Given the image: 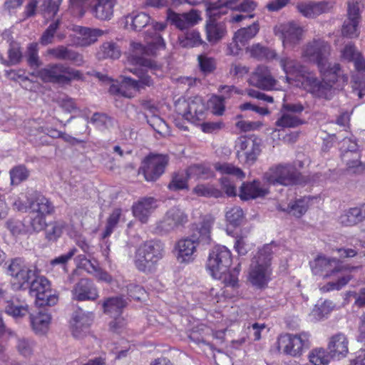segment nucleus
<instances>
[{"instance_id": "obj_1", "label": "nucleus", "mask_w": 365, "mask_h": 365, "mask_svg": "<svg viewBox=\"0 0 365 365\" xmlns=\"http://www.w3.org/2000/svg\"><path fill=\"white\" fill-rule=\"evenodd\" d=\"M330 75L325 76V73L320 72L322 81L319 80L314 73L307 75L306 78L302 81V86L314 96L331 100L334 94L333 88L336 82L341 81L345 83L348 76L343 73L339 63H334L331 68L327 70Z\"/></svg>"}, {"instance_id": "obj_2", "label": "nucleus", "mask_w": 365, "mask_h": 365, "mask_svg": "<svg viewBox=\"0 0 365 365\" xmlns=\"http://www.w3.org/2000/svg\"><path fill=\"white\" fill-rule=\"evenodd\" d=\"M145 39L147 46L139 42L130 43V53L128 57V63L146 68H155L151 59L147 57L156 54L160 43V26L158 22L151 24L146 31Z\"/></svg>"}, {"instance_id": "obj_3", "label": "nucleus", "mask_w": 365, "mask_h": 365, "mask_svg": "<svg viewBox=\"0 0 365 365\" xmlns=\"http://www.w3.org/2000/svg\"><path fill=\"white\" fill-rule=\"evenodd\" d=\"M211 222L203 220L192 227V234L179 240L176 245L177 259L180 263H189L194 259L193 254L197 246L200 244H209L210 242Z\"/></svg>"}, {"instance_id": "obj_4", "label": "nucleus", "mask_w": 365, "mask_h": 365, "mask_svg": "<svg viewBox=\"0 0 365 365\" xmlns=\"http://www.w3.org/2000/svg\"><path fill=\"white\" fill-rule=\"evenodd\" d=\"M29 202V225L34 232H40L46 226V217L54 212L55 207L46 197L36 190H29L21 194Z\"/></svg>"}, {"instance_id": "obj_5", "label": "nucleus", "mask_w": 365, "mask_h": 365, "mask_svg": "<svg viewBox=\"0 0 365 365\" xmlns=\"http://www.w3.org/2000/svg\"><path fill=\"white\" fill-rule=\"evenodd\" d=\"M272 247V244L265 245L252 259L250 271V281L257 287H263L269 279L273 254Z\"/></svg>"}, {"instance_id": "obj_6", "label": "nucleus", "mask_w": 365, "mask_h": 365, "mask_svg": "<svg viewBox=\"0 0 365 365\" xmlns=\"http://www.w3.org/2000/svg\"><path fill=\"white\" fill-rule=\"evenodd\" d=\"M37 76L45 83H56L61 86L70 85L73 81L82 80L81 71L63 63L48 64L38 71Z\"/></svg>"}, {"instance_id": "obj_7", "label": "nucleus", "mask_w": 365, "mask_h": 365, "mask_svg": "<svg viewBox=\"0 0 365 365\" xmlns=\"http://www.w3.org/2000/svg\"><path fill=\"white\" fill-rule=\"evenodd\" d=\"M331 45L326 41L317 38L307 43L302 49L303 57L317 65L319 72L330 75L327 70L331 68L333 64L329 62L331 55Z\"/></svg>"}, {"instance_id": "obj_8", "label": "nucleus", "mask_w": 365, "mask_h": 365, "mask_svg": "<svg viewBox=\"0 0 365 365\" xmlns=\"http://www.w3.org/2000/svg\"><path fill=\"white\" fill-rule=\"evenodd\" d=\"M263 180L269 185L289 186L302 182V174L291 163H279L270 167L263 175Z\"/></svg>"}, {"instance_id": "obj_9", "label": "nucleus", "mask_w": 365, "mask_h": 365, "mask_svg": "<svg viewBox=\"0 0 365 365\" xmlns=\"http://www.w3.org/2000/svg\"><path fill=\"white\" fill-rule=\"evenodd\" d=\"M232 264V254L225 246L217 245L210 251L206 267L215 279H222Z\"/></svg>"}, {"instance_id": "obj_10", "label": "nucleus", "mask_w": 365, "mask_h": 365, "mask_svg": "<svg viewBox=\"0 0 365 365\" xmlns=\"http://www.w3.org/2000/svg\"><path fill=\"white\" fill-rule=\"evenodd\" d=\"M309 335L302 332L298 334H284L278 338V349L286 355L300 356L304 350L309 348Z\"/></svg>"}, {"instance_id": "obj_11", "label": "nucleus", "mask_w": 365, "mask_h": 365, "mask_svg": "<svg viewBox=\"0 0 365 365\" xmlns=\"http://www.w3.org/2000/svg\"><path fill=\"white\" fill-rule=\"evenodd\" d=\"M30 294L35 297L38 307L53 306L58 300L56 292L52 290L49 281L43 277L35 279L30 285Z\"/></svg>"}, {"instance_id": "obj_12", "label": "nucleus", "mask_w": 365, "mask_h": 365, "mask_svg": "<svg viewBox=\"0 0 365 365\" xmlns=\"http://www.w3.org/2000/svg\"><path fill=\"white\" fill-rule=\"evenodd\" d=\"M238 160L251 165L255 163L261 153L259 140L254 137L240 136L235 141Z\"/></svg>"}, {"instance_id": "obj_13", "label": "nucleus", "mask_w": 365, "mask_h": 365, "mask_svg": "<svg viewBox=\"0 0 365 365\" xmlns=\"http://www.w3.org/2000/svg\"><path fill=\"white\" fill-rule=\"evenodd\" d=\"M7 274L11 277L14 288L20 289L28 286L30 279L35 275V271L24 260L16 258L8 266Z\"/></svg>"}, {"instance_id": "obj_14", "label": "nucleus", "mask_w": 365, "mask_h": 365, "mask_svg": "<svg viewBox=\"0 0 365 365\" xmlns=\"http://www.w3.org/2000/svg\"><path fill=\"white\" fill-rule=\"evenodd\" d=\"M340 150L341 159L346 163L348 170L356 173L365 170V165L360 161L361 154L355 141L350 138H344Z\"/></svg>"}, {"instance_id": "obj_15", "label": "nucleus", "mask_w": 365, "mask_h": 365, "mask_svg": "<svg viewBox=\"0 0 365 365\" xmlns=\"http://www.w3.org/2000/svg\"><path fill=\"white\" fill-rule=\"evenodd\" d=\"M274 31L282 39L285 48H293L302 39V28L293 21L277 25Z\"/></svg>"}, {"instance_id": "obj_16", "label": "nucleus", "mask_w": 365, "mask_h": 365, "mask_svg": "<svg viewBox=\"0 0 365 365\" xmlns=\"http://www.w3.org/2000/svg\"><path fill=\"white\" fill-rule=\"evenodd\" d=\"M254 0H218L210 7L212 15L225 14L227 9L250 14L257 7Z\"/></svg>"}, {"instance_id": "obj_17", "label": "nucleus", "mask_w": 365, "mask_h": 365, "mask_svg": "<svg viewBox=\"0 0 365 365\" xmlns=\"http://www.w3.org/2000/svg\"><path fill=\"white\" fill-rule=\"evenodd\" d=\"M310 267L314 274L322 276L324 278L336 276L343 268L339 260L322 255L317 256L310 262Z\"/></svg>"}, {"instance_id": "obj_18", "label": "nucleus", "mask_w": 365, "mask_h": 365, "mask_svg": "<svg viewBox=\"0 0 365 365\" xmlns=\"http://www.w3.org/2000/svg\"><path fill=\"white\" fill-rule=\"evenodd\" d=\"M213 3H207L206 11L209 19L206 21L205 31L207 40L211 44H216L221 41L227 34V27L224 21H219L217 18L222 14L212 15L210 7Z\"/></svg>"}, {"instance_id": "obj_19", "label": "nucleus", "mask_w": 365, "mask_h": 365, "mask_svg": "<svg viewBox=\"0 0 365 365\" xmlns=\"http://www.w3.org/2000/svg\"><path fill=\"white\" fill-rule=\"evenodd\" d=\"M158 260V250H155L152 242L145 243L136 252L135 263L139 270H152L155 267Z\"/></svg>"}, {"instance_id": "obj_20", "label": "nucleus", "mask_w": 365, "mask_h": 365, "mask_svg": "<svg viewBox=\"0 0 365 365\" xmlns=\"http://www.w3.org/2000/svg\"><path fill=\"white\" fill-rule=\"evenodd\" d=\"M334 5L333 1L300 2L297 4V9L303 16L314 19L321 14L331 12Z\"/></svg>"}, {"instance_id": "obj_21", "label": "nucleus", "mask_w": 365, "mask_h": 365, "mask_svg": "<svg viewBox=\"0 0 365 365\" xmlns=\"http://www.w3.org/2000/svg\"><path fill=\"white\" fill-rule=\"evenodd\" d=\"M248 81L255 87L267 91L272 90L277 84V80L272 76L270 70L263 65L255 69Z\"/></svg>"}, {"instance_id": "obj_22", "label": "nucleus", "mask_w": 365, "mask_h": 365, "mask_svg": "<svg viewBox=\"0 0 365 365\" xmlns=\"http://www.w3.org/2000/svg\"><path fill=\"white\" fill-rule=\"evenodd\" d=\"M92 317L81 309L76 311L70 322L71 334L76 339H82L89 332L90 325L92 323Z\"/></svg>"}, {"instance_id": "obj_23", "label": "nucleus", "mask_w": 365, "mask_h": 365, "mask_svg": "<svg viewBox=\"0 0 365 365\" xmlns=\"http://www.w3.org/2000/svg\"><path fill=\"white\" fill-rule=\"evenodd\" d=\"M200 19V14L195 9L181 14L168 9L167 13V21L180 30L187 29L196 24Z\"/></svg>"}, {"instance_id": "obj_24", "label": "nucleus", "mask_w": 365, "mask_h": 365, "mask_svg": "<svg viewBox=\"0 0 365 365\" xmlns=\"http://www.w3.org/2000/svg\"><path fill=\"white\" fill-rule=\"evenodd\" d=\"M72 296L77 301H95L98 298V292L91 280L83 278L73 287Z\"/></svg>"}, {"instance_id": "obj_25", "label": "nucleus", "mask_w": 365, "mask_h": 365, "mask_svg": "<svg viewBox=\"0 0 365 365\" xmlns=\"http://www.w3.org/2000/svg\"><path fill=\"white\" fill-rule=\"evenodd\" d=\"M146 181H155L160 176V155L151 153L142 161L138 170Z\"/></svg>"}, {"instance_id": "obj_26", "label": "nucleus", "mask_w": 365, "mask_h": 365, "mask_svg": "<svg viewBox=\"0 0 365 365\" xmlns=\"http://www.w3.org/2000/svg\"><path fill=\"white\" fill-rule=\"evenodd\" d=\"M327 349L332 359L338 360L344 358L349 353V340L342 333H338L330 337Z\"/></svg>"}, {"instance_id": "obj_27", "label": "nucleus", "mask_w": 365, "mask_h": 365, "mask_svg": "<svg viewBox=\"0 0 365 365\" xmlns=\"http://www.w3.org/2000/svg\"><path fill=\"white\" fill-rule=\"evenodd\" d=\"M47 54L58 60L69 61L77 66H81L85 63L83 54L64 46L49 48Z\"/></svg>"}, {"instance_id": "obj_28", "label": "nucleus", "mask_w": 365, "mask_h": 365, "mask_svg": "<svg viewBox=\"0 0 365 365\" xmlns=\"http://www.w3.org/2000/svg\"><path fill=\"white\" fill-rule=\"evenodd\" d=\"M187 222V216L180 209L173 207L169 210L162 222L161 231L169 232Z\"/></svg>"}, {"instance_id": "obj_29", "label": "nucleus", "mask_w": 365, "mask_h": 365, "mask_svg": "<svg viewBox=\"0 0 365 365\" xmlns=\"http://www.w3.org/2000/svg\"><path fill=\"white\" fill-rule=\"evenodd\" d=\"M268 188L262 185L259 180L251 182H244L240 187V197L243 200L261 197L268 194Z\"/></svg>"}, {"instance_id": "obj_30", "label": "nucleus", "mask_w": 365, "mask_h": 365, "mask_svg": "<svg viewBox=\"0 0 365 365\" xmlns=\"http://www.w3.org/2000/svg\"><path fill=\"white\" fill-rule=\"evenodd\" d=\"M140 90L138 81L129 77H123L120 85L113 84L110 86L109 92L111 94L120 95L130 98L134 96L135 93Z\"/></svg>"}, {"instance_id": "obj_31", "label": "nucleus", "mask_w": 365, "mask_h": 365, "mask_svg": "<svg viewBox=\"0 0 365 365\" xmlns=\"http://www.w3.org/2000/svg\"><path fill=\"white\" fill-rule=\"evenodd\" d=\"M279 64L286 74L301 77L302 81L306 78L307 75L311 73L298 61L290 57H281L279 58Z\"/></svg>"}, {"instance_id": "obj_32", "label": "nucleus", "mask_w": 365, "mask_h": 365, "mask_svg": "<svg viewBox=\"0 0 365 365\" xmlns=\"http://www.w3.org/2000/svg\"><path fill=\"white\" fill-rule=\"evenodd\" d=\"M156 207V200L154 198H143L133 205V212L134 216L142 222H146L148 216Z\"/></svg>"}, {"instance_id": "obj_33", "label": "nucleus", "mask_w": 365, "mask_h": 365, "mask_svg": "<svg viewBox=\"0 0 365 365\" xmlns=\"http://www.w3.org/2000/svg\"><path fill=\"white\" fill-rule=\"evenodd\" d=\"M115 0H98L91 8L93 16L100 20H109L113 14V7Z\"/></svg>"}, {"instance_id": "obj_34", "label": "nucleus", "mask_w": 365, "mask_h": 365, "mask_svg": "<svg viewBox=\"0 0 365 365\" xmlns=\"http://www.w3.org/2000/svg\"><path fill=\"white\" fill-rule=\"evenodd\" d=\"M51 317L44 310L30 314L31 325L36 334H45L49 328Z\"/></svg>"}, {"instance_id": "obj_35", "label": "nucleus", "mask_w": 365, "mask_h": 365, "mask_svg": "<svg viewBox=\"0 0 365 365\" xmlns=\"http://www.w3.org/2000/svg\"><path fill=\"white\" fill-rule=\"evenodd\" d=\"M127 303L121 297H110L106 299L103 304L104 312L112 317H120L123 309Z\"/></svg>"}, {"instance_id": "obj_36", "label": "nucleus", "mask_w": 365, "mask_h": 365, "mask_svg": "<svg viewBox=\"0 0 365 365\" xmlns=\"http://www.w3.org/2000/svg\"><path fill=\"white\" fill-rule=\"evenodd\" d=\"M205 110V105L201 97L189 98L188 113L190 114V118H187V120L195 123L202 120Z\"/></svg>"}, {"instance_id": "obj_37", "label": "nucleus", "mask_w": 365, "mask_h": 365, "mask_svg": "<svg viewBox=\"0 0 365 365\" xmlns=\"http://www.w3.org/2000/svg\"><path fill=\"white\" fill-rule=\"evenodd\" d=\"M76 31L80 35L78 37L79 43L82 46H88L95 43L98 38L104 34L103 31L98 29H90L82 26L78 27Z\"/></svg>"}, {"instance_id": "obj_38", "label": "nucleus", "mask_w": 365, "mask_h": 365, "mask_svg": "<svg viewBox=\"0 0 365 365\" xmlns=\"http://www.w3.org/2000/svg\"><path fill=\"white\" fill-rule=\"evenodd\" d=\"M365 219V205L350 208L340 217L341 222L346 226L356 225Z\"/></svg>"}, {"instance_id": "obj_39", "label": "nucleus", "mask_w": 365, "mask_h": 365, "mask_svg": "<svg viewBox=\"0 0 365 365\" xmlns=\"http://www.w3.org/2000/svg\"><path fill=\"white\" fill-rule=\"evenodd\" d=\"M150 20V17L145 13L133 14L125 17V26L133 31H140L148 24Z\"/></svg>"}, {"instance_id": "obj_40", "label": "nucleus", "mask_w": 365, "mask_h": 365, "mask_svg": "<svg viewBox=\"0 0 365 365\" xmlns=\"http://www.w3.org/2000/svg\"><path fill=\"white\" fill-rule=\"evenodd\" d=\"M5 312L15 319H20L29 314V307L24 302L11 299L6 302Z\"/></svg>"}, {"instance_id": "obj_41", "label": "nucleus", "mask_w": 365, "mask_h": 365, "mask_svg": "<svg viewBox=\"0 0 365 365\" xmlns=\"http://www.w3.org/2000/svg\"><path fill=\"white\" fill-rule=\"evenodd\" d=\"M304 123V120L297 115H292L280 109V116L277 120V126L285 128H297Z\"/></svg>"}, {"instance_id": "obj_42", "label": "nucleus", "mask_w": 365, "mask_h": 365, "mask_svg": "<svg viewBox=\"0 0 365 365\" xmlns=\"http://www.w3.org/2000/svg\"><path fill=\"white\" fill-rule=\"evenodd\" d=\"M247 51L250 53V56L257 60H269L276 58L277 53L274 50L268 47L264 46L260 43H255L247 48Z\"/></svg>"}, {"instance_id": "obj_43", "label": "nucleus", "mask_w": 365, "mask_h": 365, "mask_svg": "<svg viewBox=\"0 0 365 365\" xmlns=\"http://www.w3.org/2000/svg\"><path fill=\"white\" fill-rule=\"evenodd\" d=\"M192 192L200 197L218 198L222 196V191L211 184H198L193 188Z\"/></svg>"}, {"instance_id": "obj_44", "label": "nucleus", "mask_w": 365, "mask_h": 365, "mask_svg": "<svg viewBox=\"0 0 365 365\" xmlns=\"http://www.w3.org/2000/svg\"><path fill=\"white\" fill-rule=\"evenodd\" d=\"M259 31V26L257 24L239 29L235 34V39L240 43L245 46L248 41L254 38Z\"/></svg>"}, {"instance_id": "obj_45", "label": "nucleus", "mask_w": 365, "mask_h": 365, "mask_svg": "<svg viewBox=\"0 0 365 365\" xmlns=\"http://www.w3.org/2000/svg\"><path fill=\"white\" fill-rule=\"evenodd\" d=\"M120 56V51L118 47L113 43L106 42L104 43L97 53L98 59H103L107 58H118Z\"/></svg>"}, {"instance_id": "obj_46", "label": "nucleus", "mask_w": 365, "mask_h": 365, "mask_svg": "<svg viewBox=\"0 0 365 365\" xmlns=\"http://www.w3.org/2000/svg\"><path fill=\"white\" fill-rule=\"evenodd\" d=\"M11 184L18 185L21 182L27 180L29 176V170L23 165L15 166L9 171Z\"/></svg>"}, {"instance_id": "obj_47", "label": "nucleus", "mask_w": 365, "mask_h": 365, "mask_svg": "<svg viewBox=\"0 0 365 365\" xmlns=\"http://www.w3.org/2000/svg\"><path fill=\"white\" fill-rule=\"evenodd\" d=\"M22 59V53L20 46L16 42H12L9 45L8 50V60H2V63L6 66L16 65Z\"/></svg>"}, {"instance_id": "obj_48", "label": "nucleus", "mask_w": 365, "mask_h": 365, "mask_svg": "<svg viewBox=\"0 0 365 365\" xmlns=\"http://www.w3.org/2000/svg\"><path fill=\"white\" fill-rule=\"evenodd\" d=\"M121 213V209L115 208L109 215V217L107 219L105 230L102 234V237L103 239L109 237L113 232L114 229L117 227V225L120 221Z\"/></svg>"}, {"instance_id": "obj_49", "label": "nucleus", "mask_w": 365, "mask_h": 365, "mask_svg": "<svg viewBox=\"0 0 365 365\" xmlns=\"http://www.w3.org/2000/svg\"><path fill=\"white\" fill-rule=\"evenodd\" d=\"M331 356L324 349H314L309 354L310 362L314 365H327Z\"/></svg>"}, {"instance_id": "obj_50", "label": "nucleus", "mask_w": 365, "mask_h": 365, "mask_svg": "<svg viewBox=\"0 0 365 365\" xmlns=\"http://www.w3.org/2000/svg\"><path fill=\"white\" fill-rule=\"evenodd\" d=\"M186 174L188 178H196L198 179H207L211 176L210 170L199 164L190 166L186 170Z\"/></svg>"}, {"instance_id": "obj_51", "label": "nucleus", "mask_w": 365, "mask_h": 365, "mask_svg": "<svg viewBox=\"0 0 365 365\" xmlns=\"http://www.w3.org/2000/svg\"><path fill=\"white\" fill-rule=\"evenodd\" d=\"M60 24H61L60 19H57L54 22L51 23L48 26V27L46 29V31L43 33L41 37L40 38V40H39L40 43L43 46H46L48 44L52 43L53 38H54V34H56Z\"/></svg>"}, {"instance_id": "obj_52", "label": "nucleus", "mask_w": 365, "mask_h": 365, "mask_svg": "<svg viewBox=\"0 0 365 365\" xmlns=\"http://www.w3.org/2000/svg\"><path fill=\"white\" fill-rule=\"evenodd\" d=\"M197 60L200 69L203 73H210L215 70L216 62L213 58L202 54L198 56Z\"/></svg>"}, {"instance_id": "obj_53", "label": "nucleus", "mask_w": 365, "mask_h": 365, "mask_svg": "<svg viewBox=\"0 0 365 365\" xmlns=\"http://www.w3.org/2000/svg\"><path fill=\"white\" fill-rule=\"evenodd\" d=\"M88 122L99 129L108 128L113 124V120L109 116L100 113H95Z\"/></svg>"}, {"instance_id": "obj_54", "label": "nucleus", "mask_w": 365, "mask_h": 365, "mask_svg": "<svg viewBox=\"0 0 365 365\" xmlns=\"http://www.w3.org/2000/svg\"><path fill=\"white\" fill-rule=\"evenodd\" d=\"M214 168L217 171H219L222 174L233 175L238 178H242L244 176L243 172L241 169L227 163H217L214 165Z\"/></svg>"}, {"instance_id": "obj_55", "label": "nucleus", "mask_w": 365, "mask_h": 365, "mask_svg": "<svg viewBox=\"0 0 365 365\" xmlns=\"http://www.w3.org/2000/svg\"><path fill=\"white\" fill-rule=\"evenodd\" d=\"M243 211L239 207H234L226 212L227 221L233 226H238L243 220Z\"/></svg>"}, {"instance_id": "obj_56", "label": "nucleus", "mask_w": 365, "mask_h": 365, "mask_svg": "<svg viewBox=\"0 0 365 365\" xmlns=\"http://www.w3.org/2000/svg\"><path fill=\"white\" fill-rule=\"evenodd\" d=\"M27 61L29 65L33 68H38L41 62L38 55V45L36 43H30L27 48Z\"/></svg>"}, {"instance_id": "obj_57", "label": "nucleus", "mask_w": 365, "mask_h": 365, "mask_svg": "<svg viewBox=\"0 0 365 365\" xmlns=\"http://www.w3.org/2000/svg\"><path fill=\"white\" fill-rule=\"evenodd\" d=\"M34 343L31 340L26 338L19 339L17 341L16 349L20 354L24 356H29L34 351Z\"/></svg>"}, {"instance_id": "obj_58", "label": "nucleus", "mask_w": 365, "mask_h": 365, "mask_svg": "<svg viewBox=\"0 0 365 365\" xmlns=\"http://www.w3.org/2000/svg\"><path fill=\"white\" fill-rule=\"evenodd\" d=\"M175 110L182 118L187 120V118H190V114L188 113L189 108V98L186 99L185 97H180L175 100L174 102Z\"/></svg>"}, {"instance_id": "obj_59", "label": "nucleus", "mask_w": 365, "mask_h": 365, "mask_svg": "<svg viewBox=\"0 0 365 365\" xmlns=\"http://www.w3.org/2000/svg\"><path fill=\"white\" fill-rule=\"evenodd\" d=\"M200 34L198 31L192 30L185 34V39L181 41L183 46L194 47L202 43Z\"/></svg>"}, {"instance_id": "obj_60", "label": "nucleus", "mask_w": 365, "mask_h": 365, "mask_svg": "<svg viewBox=\"0 0 365 365\" xmlns=\"http://www.w3.org/2000/svg\"><path fill=\"white\" fill-rule=\"evenodd\" d=\"M265 327L264 324L254 323L246 328L245 333L250 339L258 341L261 339V332Z\"/></svg>"}, {"instance_id": "obj_61", "label": "nucleus", "mask_w": 365, "mask_h": 365, "mask_svg": "<svg viewBox=\"0 0 365 365\" xmlns=\"http://www.w3.org/2000/svg\"><path fill=\"white\" fill-rule=\"evenodd\" d=\"M358 24L359 21L356 20L345 21L341 29L342 34L349 38L356 37L359 34Z\"/></svg>"}, {"instance_id": "obj_62", "label": "nucleus", "mask_w": 365, "mask_h": 365, "mask_svg": "<svg viewBox=\"0 0 365 365\" xmlns=\"http://www.w3.org/2000/svg\"><path fill=\"white\" fill-rule=\"evenodd\" d=\"M289 212L297 217H302L307 210V204L304 200H297L288 206Z\"/></svg>"}, {"instance_id": "obj_63", "label": "nucleus", "mask_w": 365, "mask_h": 365, "mask_svg": "<svg viewBox=\"0 0 365 365\" xmlns=\"http://www.w3.org/2000/svg\"><path fill=\"white\" fill-rule=\"evenodd\" d=\"M187 174H176L168 185V188L173 190H182L187 187Z\"/></svg>"}, {"instance_id": "obj_64", "label": "nucleus", "mask_w": 365, "mask_h": 365, "mask_svg": "<svg viewBox=\"0 0 365 365\" xmlns=\"http://www.w3.org/2000/svg\"><path fill=\"white\" fill-rule=\"evenodd\" d=\"M63 225L62 223L54 222L46 231V237L48 240H56L62 234Z\"/></svg>"}]
</instances>
